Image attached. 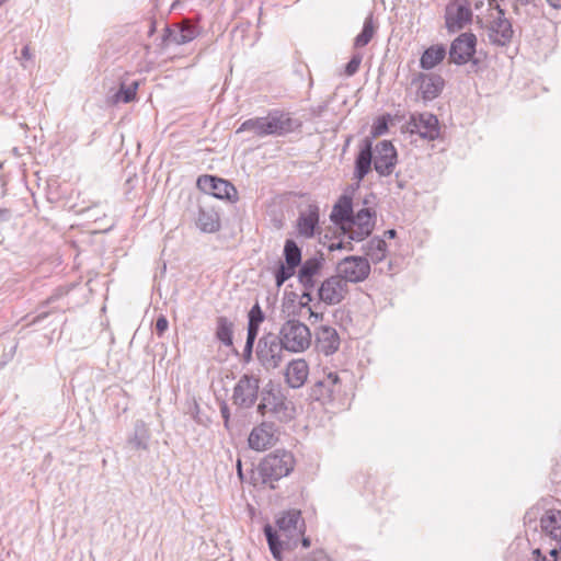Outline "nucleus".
<instances>
[{"instance_id": "nucleus-60", "label": "nucleus", "mask_w": 561, "mask_h": 561, "mask_svg": "<svg viewBox=\"0 0 561 561\" xmlns=\"http://www.w3.org/2000/svg\"><path fill=\"white\" fill-rule=\"evenodd\" d=\"M237 469H238L239 477L242 478V469H241V460L240 459L237 461Z\"/></svg>"}, {"instance_id": "nucleus-28", "label": "nucleus", "mask_w": 561, "mask_h": 561, "mask_svg": "<svg viewBox=\"0 0 561 561\" xmlns=\"http://www.w3.org/2000/svg\"><path fill=\"white\" fill-rule=\"evenodd\" d=\"M445 57L446 48L443 44L432 45L423 51L420 58V67L424 70H431L440 64Z\"/></svg>"}, {"instance_id": "nucleus-53", "label": "nucleus", "mask_w": 561, "mask_h": 561, "mask_svg": "<svg viewBox=\"0 0 561 561\" xmlns=\"http://www.w3.org/2000/svg\"><path fill=\"white\" fill-rule=\"evenodd\" d=\"M299 542H301L304 548H309L311 545V540L309 537H305L304 535L300 536Z\"/></svg>"}, {"instance_id": "nucleus-10", "label": "nucleus", "mask_w": 561, "mask_h": 561, "mask_svg": "<svg viewBox=\"0 0 561 561\" xmlns=\"http://www.w3.org/2000/svg\"><path fill=\"white\" fill-rule=\"evenodd\" d=\"M198 34L197 26L187 20L173 23L165 25L160 45L163 48L171 44L183 45L195 39Z\"/></svg>"}, {"instance_id": "nucleus-46", "label": "nucleus", "mask_w": 561, "mask_h": 561, "mask_svg": "<svg viewBox=\"0 0 561 561\" xmlns=\"http://www.w3.org/2000/svg\"><path fill=\"white\" fill-rule=\"evenodd\" d=\"M311 301H312L311 290L305 289V291L302 293V295L300 297V302H299L300 307L309 309V308H311L309 305Z\"/></svg>"}, {"instance_id": "nucleus-4", "label": "nucleus", "mask_w": 561, "mask_h": 561, "mask_svg": "<svg viewBox=\"0 0 561 561\" xmlns=\"http://www.w3.org/2000/svg\"><path fill=\"white\" fill-rule=\"evenodd\" d=\"M278 336L285 350L291 353L306 351L311 344L309 328L299 320H287L279 329Z\"/></svg>"}, {"instance_id": "nucleus-6", "label": "nucleus", "mask_w": 561, "mask_h": 561, "mask_svg": "<svg viewBox=\"0 0 561 561\" xmlns=\"http://www.w3.org/2000/svg\"><path fill=\"white\" fill-rule=\"evenodd\" d=\"M368 204V198H365L364 205ZM375 224L376 211L371 207L366 206L359 209L356 214H353V218L348 227H342L341 234H347V239L359 242L371 234Z\"/></svg>"}, {"instance_id": "nucleus-22", "label": "nucleus", "mask_w": 561, "mask_h": 561, "mask_svg": "<svg viewBox=\"0 0 561 561\" xmlns=\"http://www.w3.org/2000/svg\"><path fill=\"white\" fill-rule=\"evenodd\" d=\"M324 259L322 254L320 256H313L301 262L298 271V282L307 290H312L316 286L314 277L320 274L323 266Z\"/></svg>"}, {"instance_id": "nucleus-12", "label": "nucleus", "mask_w": 561, "mask_h": 561, "mask_svg": "<svg viewBox=\"0 0 561 561\" xmlns=\"http://www.w3.org/2000/svg\"><path fill=\"white\" fill-rule=\"evenodd\" d=\"M301 126L302 122L293 117L289 112L272 110L267 113L268 136H286L300 129Z\"/></svg>"}, {"instance_id": "nucleus-45", "label": "nucleus", "mask_w": 561, "mask_h": 561, "mask_svg": "<svg viewBox=\"0 0 561 561\" xmlns=\"http://www.w3.org/2000/svg\"><path fill=\"white\" fill-rule=\"evenodd\" d=\"M259 331H260L259 327L248 324L245 342L255 343Z\"/></svg>"}, {"instance_id": "nucleus-24", "label": "nucleus", "mask_w": 561, "mask_h": 561, "mask_svg": "<svg viewBox=\"0 0 561 561\" xmlns=\"http://www.w3.org/2000/svg\"><path fill=\"white\" fill-rule=\"evenodd\" d=\"M373 158V141L366 137L359 148L355 158L354 178L360 182L370 172Z\"/></svg>"}, {"instance_id": "nucleus-56", "label": "nucleus", "mask_w": 561, "mask_h": 561, "mask_svg": "<svg viewBox=\"0 0 561 561\" xmlns=\"http://www.w3.org/2000/svg\"><path fill=\"white\" fill-rule=\"evenodd\" d=\"M156 32V21H150V26L148 30V36H152Z\"/></svg>"}, {"instance_id": "nucleus-8", "label": "nucleus", "mask_w": 561, "mask_h": 561, "mask_svg": "<svg viewBox=\"0 0 561 561\" xmlns=\"http://www.w3.org/2000/svg\"><path fill=\"white\" fill-rule=\"evenodd\" d=\"M197 187L207 195L218 199H227L231 203L238 201V191L227 180L215 175L204 174L197 179Z\"/></svg>"}, {"instance_id": "nucleus-15", "label": "nucleus", "mask_w": 561, "mask_h": 561, "mask_svg": "<svg viewBox=\"0 0 561 561\" xmlns=\"http://www.w3.org/2000/svg\"><path fill=\"white\" fill-rule=\"evenodd\" d=\"M497 16L491 21L488 27L489 41L496 46H507L513 38L514 31L512 23L505 18L504 10L495 4Z\"/></svg>"}, {"instance_id": "nucleus-52", "label": "nucleus", "mask_w": 561, "mask_h": 561, "mask_svg": "<svg viewBox=\"0 0 561 561\" xmlns=\"http://www.w3.org/2000/svg\"><path fill=\"white\" fill-rule=\"evenodd\" d=\"M10 218V211L8 209H0V222L7 221Z\"/></svg>"}, {"instance_id": "nucleus-62", "label": "nucleus", "mask_w": 561, "mask_h": 561, "mask_svg": "<svg viewBox=\"0 0 561 561\" xmlns=\"http://www.w3.org/2000/svg\"><path fill=\"white\" fill-rule=\"evenodd\" d=\"M9 0H0V7H2L4 3H7Z\"/></svg>"}, {"instance_id": "nucleus-29", "label": "nucleus", "mask_w": 561, "mask_h": 561, "mask_svg": "<svg viewBox=\"0 0 561 561\" xmlns=\"http://www.w3.org/2000/svg\"><path fill=\"white\" fill-rule=\"evenodd\" d=\"M149 430L144 421L138 420L134 425V433L128 437L127 444L135 450L148 448Z\"/></svg>"}, {"instance_id": "nucleus-51", "label": "nucleus", "mask_w": 561, "mask_h": 561, "mask_svg": "<svg viewBox=\"0 0 561 561\" xmlns=\"http://www.w3.org/2000/svg\"><path fill=\"white\" fill-rule=\"evenodd\" d=\"M308 311L310 313V318H313L314 321L322 320L323 313L316 312V311L312 310V308H309Z\"/></svg>"}, {"instance_id": "nucleus-49", "label": "nucleus", "mask_w": 561, "mask_h": 561, "mask_svg": "<svg viewBox=\"0 0 561 561\" xmlns=\"http://www.w3.org/2000/svg\"><path fill=\"white\" fill-rule=\"evenodd\" d=\"M339 238L336 236V233L334 236H330L329 233H324L323 236H320L319 238V242L323 245V247H327L328 248V244L330 242H332L333 239H336Z\"/></svg>"}, {"instance_id": "nucleus-39", "label": "nucleus", "mask_w": 561, "mask_h": 561, "mask_svg": "<svg viewBox=\"0 0 561 561\" xmlns=\"http://www.w3.org/2000/svg\"><path fill=\"white\" fill-rule=\"evenodd\" d=\"M362 59H363V56L358 53L354 54L351 57L350 61L345 65V75L347 77H352L358 71Z\"/></svg>"}, {"instance_id": "nucleus-20", "label": "nucleus", "mask_w": 561, "mask_h": 561, "mask_svg": "<svg viewBox=\"0 0 561 561\" xmlns=\"http://www.w3.org/2000/svg\"><path fill=\"white\" fill-rule=\"evenodd\" d=\"M195 226L204 233H215L220 230L221 221L217 209L207 201H199L195 214Z\"/></svg>"}, {"instance_id": "nucleus-42", "label": "nucleus", "mask_w": 561, "mask_h": 561, "mask_svg": "<svg viewBox=\"0 0 561 561\" xmlns=\"http://www.w3.org/2000/svg\"><path fill=\"white\" fill-rule=\"evenodd\" d=\"M336 236L339 237L337 238L339 240L334 241L335 239H333L332 242H330L328 244L329 251L342 250V249L346 248L344 240L341 238L342 237L341 230L339 231V233ZM345 236L346 234H343V237H345Z\"/></svg>"}, {"instance_id": "nucleus-63", "label": "nucleus", "mask_w": 561, "mask_h": 561, "mask_svg": "<svg viewBox=\"0 0 561 561\" xmlns=\"http://www.w3.org/2000/svg\"><path fill=\"white\" fill-rule=\"evenodd\" d=\"M543 561H551L550 558H543Z\"/></svg>"}, {"instance_id": "nucleus-41", "label": "nucleus", "mask_w": 561, "mask_h": 561, "mask_svg": "<svg viewBox=\"0 0 561 561\" xmlns=\"http://www.w3.org/2000/svg\"><path fill=\"white\" fill-rule=\"evenodd\" d=\"M169 328V321L165 316L160 314L156 320V333L158 336H162Z\"/></svg>"}, {"instance_id": "nucleus-7", "label": "nucleus", "mask_w": 561, "mask_h": 561, "mask_svg": "<svg viewBox=\"0 0 561 561\" xmlns=\"http://www.w3.org/2000/svg\"><path fill=\"white\" fill-rule=\"evenodd\" d=\"M260 392V378L254 375H242L233 387L232 403L240 409H251Z\"/></svg>"}, {"instance_id": "nucleus-34", "label": "nucleus", "mask_w": 561, "mask_h": 561, "mask_svg": "<svg viewBox=\"0 0 561 561\" xmlns=\"http://www.w3.org/2000/svg\"><path fill=\"white\" fill-rule=\"evenodd\" d=\"M334 390L329 388L322 379L317 380L311 387L309 398L313 401H327L333 398Z\"/></svg>"}, {"instance_id": "nucleus-54", "label": "nucleus", "mask_w": 561, "mask_h": 561, "mask_svg": "<svg viewBox=\"0 0 561 561\" xmlns=\"http://www.w3.org/2000/svg\"><path fill=\"white\" fill-rule=\"evenodd\" d=\"M546 1L553 9H557V10L561 9V0H546Z\"/></svg>"}, {"instance_id": "nucleus-21", "label": "nucleus", "mask_w": 561, "mask_h": 561, "mask_svg": "<svg viewBox=\"0 0 561 561\" xmlns=\"http://www.w3.org/2000/svg\"><path fill=\"white\" fill-rule=\"evenodd\" d=\"M320 208L316 204L308 205L306 210L299 213L296 229L299 237L313 238L319 229Z\"/></svg>"}, {"instance_id": "nucleus-17", "label": "nucleus", "mask_w": 561, "mask_h": 561, "mask_svg": "<svg viewBox=\"0 0 561 561\" xmlns=\"http://www.w3.org/2000/svg\"><path fill=\"white\" fill-rule=\"evenodd\" d=\"M411 85L417 87L421 98L428 102L442 93L445 81L436 73L416 72L411 79Z\"/></svg>"}, {"instance_id": "nucleus-2", "label": "nucleus", "mask_w": 561, "mask_h": 561, "mask_svg": "<svg viewBox=\"0 0 561 561\" xmlns=\"http://www.w3.org/2000/svg\"><path fill=\"white\" fill-rule=\"evenodd\" d=\"M256 412L261 416L272 414L280 422H288L295 416V407L284 394L282 388L270 381L260 393Z\"/></svg>"}, {"instance_id": "nucleus-16", "label": "nucleus", "mask_w": 561, "mask_h": 561, "mask_svg": "<svg viewBox=\"0 0 561 561\" xmlns=\"http://www.w3.org/2000/svg\"><path fill=\"white\" fill-rule=\"evenodd\" d=\"M477 37L473 33H462L451 42L449 62L465 65L476 54Z\"/></svg>"}, {"instance_id": "nucleus-57", "label": "nucleus", "mask_w": 561, "mask_h": 561, "mask_svg": "<svg viewBox=\"0 0 561 561\" xmlns=\"http://www.w3.org/2000/svg\"><path fill=\"white\" fill-rule=\"evenodd\" d=\"M397 236V231L394 229H389L387 231H385V237L389 238V239H393L396 238Z\"/></svg>"}, {"instance_id": "nucleus-36", "label": "nucleus", "mask_w": 561, "mask_h": 561, "mask_svg": "<svg viewBox=\"0 0 561 561\" xmlns=\"http://www.w3.org/2000/svg\"><path fill=\"white\" fill-rule=\"evenodd\" d=\"M138 82L133 81L129 85L121 84L118 91L115 93V102L129 103L136 99Z\"/></svg>"}, {"instance_id": "nucleus-26", "label": "nucleus", "mask_w": 561, "mask_h": 561, "mask_svg": "<svg viewBox=\"0 0 561 561\" xmlns=\"http://www.w3.org/2000/svg\"><path fill=\"white\" fill-rule=\"evenodd\" d=\"M309 366L305 359L291 360L286 369L285 378L293 389L302 387L308 378Z\"/></svg>"}, {"instance_id": "nucleus-25", "label": "nucleus", "mask_w": 561, "mask_h": 561, "mask_svg": "<svg viewBox=\"0 0 561 561\" xmlns=\"http://www.w3.org/2000/svg\"><path fill=\"white\" fill-rule=\"evenodd\" d=\"M353 214L354 210L352 197L342 195L337 203L333 206L330 219L342 230V227H348L353 218Z\"/></svg>"}, {"instance_id": "nucleus-30", "label": "nucleus", "mask_w": 561, "mask_h": 561, "mask_svg": "<svg viewBox=\"0 0 561 561\" xmlns=\"http://www.w3.org/2000/svg\"><path fill=\"white\" fill-rule=\"evenodd\" d=\"M363 250L373 263L377 264L383 261L387 255V243L383 239L374 237L363 245Z\"/></svg>"}, {"instance_id": "nucleus-43", "label": "nucleus", "mask_w": 561, "mask_h": 561, "mask_svg": "<svg viewBox=\"0 0 561 561\" xmlns=\"http://www.w3.org/2000/svg\"><path fill=\"white\" fill-rule=\"evenodd\" d=\"M322 380L329 385V388H333L335 391V386L340 382V377L336 373L331 371Z\"/></svg>"}, {"instance_id": "nucleus-44", "label": "nucleus", "mask_w": 561, "mask_h": 561, "mask_svg": "<svg viewBox=\"0 0 561 561\" xmlns=\"http://www.w3.org/2000/svg\"><path fill=\"white\" fill-rule=\"evenodd\" d=\"M220 414L224 419V425L228 430L229 428V421H230V410L226 402H222L220 404Z\"/></svg>"}, {"instance_id": "nucleus-18", "label": "nucleus", "mask_w": 561, "mask_h": 561, "mask_svg": "<svg viewBox=\"0 0 561 561\" xmlns=\"http://www.w3.org/2000/svg\"><path fill=\"white\" fill-rule=\"evenodd\" d=\"M348 291L347 284L337 274L322 282L318 289V296L327 305H337Z\"/></svg>"}, {"instance_id": "nucleus-11", "label": "nucleus", "mask_w": 561, "mask_h": 561, "mask_svg": "<svg viewBox=\"0 0 561 561\" xmlns=\"http://www.w3.org/2000/svg\"><path fill=\"white\" fill-rule=\"evenodd\" d=\"M374 169L380 176H389L393 173L398 162L394 146L389 140L379 141L373 149Z\"/></svg>"}, {"instance_id": "nucleus-55", "label": "nucleus", "mask_w": 561, "mask_h": 561, "mask_svg": "<svg viewBox=\"0 0 561 561\" xmlns=\"http://www.w3.org/2000/svg\"><path fill=\"white\" fill-rule=\"evenodd\" d=\"M47 316H48V312H43V313H41V314L36 316V317L33 319L32 323H38L39 321H42V320H43L44 318H46Z\"/></svg>"}, {"instance_id": "nucleus-32", "label": "nucleus", "mask_w": 561, "mask_h": 561, "mask_svg": "<svg viewBox=\"0 0 561 561\" xmlns=\"http://www.w3.org/2000/svg\"><path fill=\"white\" fill-rule=\"evenodd\" d=\"M267 125V115L264 117H254L244 121L240 127L237 129V133L242 131H252L257 137L268 136Z\"/></svg>"}, {"instance_id": "nucleus-33", "label": "nucleus", "mask_w": 561, "mask_h": 561, "mask_svg": "<svg viewBox=\"0 0 561 561\" xmlns=\"http://www.w3.org/2000/svg\"><path fill=\"white\" fill-rule=\"evenodd\" d=\"M284 259L286 264L298 267L301 264V249L296 241L287 239L284 244Z\"/></svg>"}, {"instance_id": "nucleus-23", "label": "nucleus", "mask_w": 561, "mask_h": 561, "mask_svg": "<svg viewBox=\"0 0 561 561\" xmlns=\"http://www.w3.org/2000/svg\"><path fill=\"white\" fill-rule=\"evenodd\" d=\"M337 331L330 325H321L316 332V347L325 356L333 355L340 347Z\"/></svg>"}, {"instance_id": "nucleus-13", "label": "nucleus", "mask_w": 561, "mask_h": 561, "mask_svg": "<svg viewBox=\"0 0 561 561\" xmlns=\"http://www.w3.org/2000/svg\"><path fill=\"white\" fill-rule=\"evenodd\" d=\"M411 134H417L421 138L435 140L439 137L440 127L436 115L432 113L412 114L408 122Z\"/></svg>"}, {"instance_id": "nucleus-35", "label": "nucleus", "mask_w": 561, "mask_h": 561, "mask_svg": "<svg viewBox=\"0 0 561 561\" xmlns=\"http://www.w3.org/2000/svg\"><path fill=\"white\" fill-rule=\"evenodd\" d=\"M374 33V19L373 14H369L364 21L362 32L354 39V46L356 48L366 46L371 41Z\"/></svg>"}, {"instance_id": "nucleus-48", "label": "nucleus", "mask_w": 561, "mask_h": 561, "mask_svg": "<svg viewBox=\"0 0 561 561\" xmlns=\"http://www.w3.org/2000/svg\"><path fill=\"white\" fill-rule=\"evenodd\" d=\"M253 346H254V343L245 342V345L243 348V358H244V362H247V363H249L252 359Z\"/></svg>"}, {"instance_id": "nucleus-14", "label": "nucleus", "mask_w": 561, "mask_h": 561, "mask_svg": "<svg viewBox=\"0 0 561 561\" xmlns=\"http://www.w3.org/2000/svg\"><path fill=\"white\" fill-rule=\"evenodd\" d=\"M472 20V11L469 3L463 1H451L445 9V25L449 33L462 30Z\"/></svg>"}, {"instance_id": "nucleus-64", "label": "nucleus", "mask_w": 561, "mask_h": 561, "mask_svg": "<svg viewBox=\"0 0 561 561\" xmlns=\"http://www.w3.org/2000/svg\"><path fill=\"white\" fill-rule=\"evenodd\" d=\"M2 366H3V365H2V364H0V368H1Z\"/></svg>"}, {"instance_id": "nucleus-3", "label": "nucleus", "mask_w": 561, "mask_h": 561, "mask_svg": "<svg viewBox=\"0 0 561 561\" xmlns=\"http://www.w3.org/2000/svg\"><path fill=\"white\" fill-rule=\"evenodd\" d=\"M295 462L294 455L284 449L266 455L257 467L262 482L274 489V482L287 477L294 470Z\"/></svg>"}, {"instance_id": "nucleus-61", "label": "nucleus", "mask_w": 561, "mask_h": 561, "mask_svg": "<svg viewBox=\"0 0 561 561\" xmlns=\"http://www.w3.org/2000/svg\"><path fill=\"white\" fill-rule=\"evenodd\" d=\"M470 61L472 62V66H477V65H478V62H479V60H478V59H473V57L471 58V60H470Z\"/></svg>"}, {"instance_id": "nucleus-1", "label": "nucleus", "mask_w": 561, "mask_h": 561, "mask_svg": "<svg viewBox=\"0 0 561 561\" xmlns=\"http://www.w3.org/2000/svg\"><path fill=\"white\" fill-rule=\"evenodd\" d=\"M276 527L277 530L267 524L263 530L272 556L282 561V550H293L298 546L300 536L306 531V524L301 512L291 508L279 514Z\"/></svg>"}, {"instance_id": "nucleus-19", "label": "nucleus", "mask_w": 561, "mask_h": 561, "mask_svg": "<svg viewBox=\"0 0 561 561\" xmlns=\"http://www.w3.org/2000/svg\"><path fill=\"white\" fill-rule=\"evenodd\" d=\"M277 427L274 422L264 421L255 426L248 438L251 449L262 451L272 447L276 440Z\"/></svg>"}, {"instance_id": "nucleus-27", "label": "nucleus", "mask_w": 561, "mask_h": 561, "mask_svg": "<svg viewBox=\"0 0 561 561\" xmlns=\"http://www.w3.org/2000/svg\"><path fill=\"white\" fill-rule=\"evenodd\" d=\"M540 526L551 538L561 541V511H547L540 518Z\"/></svg>"}, {"instance_id": "nucleus-40", "label": "nucleus", "mask_w": 561, "mask_h": 561, "mask_svg": "<svg viewBox=\"0 0 561 561\" xmlns=\"http://www.w3.org/2000/svg\"><path fill=\"white\" fill-rule=\"evenodd\" d=\"M388 130V122L383 117H379L371 126L373 137L381 136Z\"/></svg>"}, {"instance_id": "nucleus-47", "label": "nucleus", "mask_w": 561, "mask_h": 561, "mask_svg": "<svg viewBox=\"0 0 561 561\" xmlns=\"http://www.w3.org/2000/svg\"><path fill=\"white\" fill-rule=\"evenodd\" d=\"M512 1L514 3V11L515 12L518 11V5H522V7H527V5L537 7L538 3L540 2V0H512Z\"/></svg>"}, {"instance_id": "nucleus-59", "label": "nucleus", "mask_w": 561, "mask_h": 561, "mask_svg": "<svg viewBox=\"0 0 561 561\" xmlns=\"http://www.w3.org/2000/svg\"><path fill=\"white\" fill-rule=\"evenodd\" d=\"M352 241H353V240H350V239H348V241H347V242H345V245H346V248H345V249H346V250H348V251H353V250H354V245H353Z\"/></svg>"}, {"instance_id": "nucleus-38", "label": "nucleus", "mask_w": 561, "mask_h": 561, "mask_svg": "<svg viewBox=\"0 0 561 561\" xmlns=\"http://www.w3.org/2000/svg\"><path fill=\"white\" fill-rule=\"evenodd\" d=\"M265 313L256 301L248 313V324L259 327L264 322Z\"/></svg>"}, {"instance_id": "nucleus-58", "label": "nucleus", "mask_w": 561, "mask_h": 561, "mask_svg": "<svg viewBox=\"0 0 561 561\" xmlns=\"http://www.w3.org/2000/svg\"><path fill=\"white\" fill-rule=\"evenodd\" d=\"M550 559H551V561H558V551H557V549H552L550 551Z\"/></svg>"}, {"instance_id": "nucleus-37", "label": "nucleus", "mask_w": 561, "mask_h": 561, "mask_svg": "<svg viewBox=\"0 0 561 561\" xmlns=\"http://www.w3.org/2000/svg\"><path fill=\"white\" fill-rule=\"evenodd\" d=\"M295 266L288 265L284 262H279L278 267L274 272L275 284L279 288L286 280L293 277L296 273Z\"/></svg>"}, {"instance_id": "nucleus-9", "label": "nucleus", "mask_w": 561, "mask_h": 561, "mask_svg": "<svg viewBox=\"0 0 561 561\" xmlns=\"http://www.w3.org/2000/svg\"><path fill=\"white\" fill-rule=\"evenodd\" d=\"M337 275L347 284L364 282L370 274L369 261L364 256L351 255L337 264Z\"/></svg>"}, {"instance_id": "nucleus-50", "label": "nucleus", "mask_w": 561, "mask_h": 561, "mask_svg": "<svg viewBox=\"0 0 561 561\" xmlns=\"http://www.w3.org/2000/svg\"><path fill=\"white\" fill-rule=\"evenodd\" d=\"M21 59L23 60H32L33 54L31 53L30 45H25L21 50Z\"/></svg>"}, {"instance_id": "nucleus-31", "label": "nucleus", "mask_w": 561, "mask_h": 561, "mask_svg": "<svg viewBox=\"0 0 561 561\" xmlns=\"http://www.w3.org/2000/svg\"><path fill=\"white\" fill-rule=\"evenodd\" d=\"M233 323L227 317H218L216 320V337L228 347L233 345Z\"/></svg>"}, {"instance_id": "nucleus-5", "label": "nucleus", "mask_w": 561, "mask_h": 561, "mask_svg": "<svg viewBox=\"0 0 561 561\" xmlns=\"http://www.w3.org/2000/svg\"><path fill=\"white\" fill-rule=\"evenodd\" d=\"M285 346L278 334L266 333L257 342L256 357L267 370L277 368L284 359Z\"/></svg>"}]
</instances>
